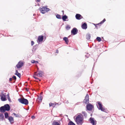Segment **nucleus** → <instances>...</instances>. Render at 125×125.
<instances>
[{"mask_svg":"<svg viewBox=\"0 0 125 125\" xmlns=\"http://www.w3.org/2000/svg\"><path fill=\"white\" fill-rule=\"evenodd\" d=\"M89 96L88 94H87L85 97L83 101V103L86 104H87L86 105V109L87 110L91 111L94 108V106L91 104L89 103Z\"/></svg>","mask_w":125,"mask_h":125,"instance_id":"f257e3e1","label":"nucleus"},{"mask_svg":"<svg viewBox=\"0 0 125 125\" xmlns=\"http://www.w3.org/2000/svg\"><path fill=\"white\" fill-rule=\"evenodd\" d=\"M83 115L81 114L78 113L75 120L77 125H82L83 123Z\"/></svg>","mask_w":125,"mask_h":125,"instance_id":"f03ea898","label":"nucleus"},{"mask_svg":"<svg viewBox=\"0 0 125 125\" xmlns=\"http://www.w3.org/2000/svg\"><path fill=\"white\" fill-rule=\"evenodd\" d=\"M10 110V106L8 104H5L4 106L0 107V112L4 113L6 111H9Z\"/></svg>","mask_w":125,"mask_h":125,"instance_id":"7ed1b4c3","label":"nucleus"},{"mask_svg":"<svg viewBox=\"0 0 125 125\" xmlns=\"http://www.w3.org/2000/svg\"><path fill=\"white\" fill-rule=\"evenodd\" d=\"M96 105L99 110H100L102 111L105 112V109L103 107V105L100 102L97 101L96 102Z\"/></svg>","mask_w":125,"mask_h":125,"instance_id":"20e7f679","label":"nucleus"},{"mask_svg":"<svg viewBox=\"0 0 125 125\" xmlns=\"http://www.w3.org/2000/svg\"><path fill=\"white\" fill-rule=\"evenodd\" d=\"M18 101L21 103L24 104L26 105H28L29 103L28 100L24 98H20L18 99Z\"/></svg>","mask_w":125,"mask_h":125,"instance_id":"39448f33","label":"nucleus"},{"mask_svg":"<svg viewBox=\"0 0 125 125\" xmlns=\"http://www.w3.org/2000/svg\"><path fill=\"white\" fill-rule=\"evenodd\" d=\"M44 39L43 36L42 35L39 36H38L37 40V42L39 44L40 42H42Z\"/></svg>","mask_w":125,"mask_h":125,"instance_id":"423d86ee","label":"nucleus"},{"mask_svg":"<svg viewBox=\"0 0 125 125\" xmlns=\"http://www.w3.org/2000/svg\"><path fill=\"white\" fill-rule=\"evenodd\" d=\"M89 120L90 123L93 125H95L96 124V121L93 118L90 117L89 118Z\"/></svg>","mask_w":125,"mask_h":125,"instance_id":"0eeeda50","label":"nucleus"},{"mask_svg":"<svg viewBox=\"0 0 125 125\" xmlns=\"http://www.w3.org/2000/svg\"><path fill=\"white\" fill-rule=\"evenodd\" d=\"M78 32V30L76 28H73L71 31V34L73 35L76 34Z\"/></svg>","mask_w":125,"mask_h":125,"instance_id":"6e6552de","label":"nucleus"},{"mask_svg":"<svg viewBox=\"0 0 125 125\" xmlns=\"http://www.w3.org/2000/svg\"><path fill=\"white\" fill-rule=\"evenodd\" d=\"M23 63L22 61H20L16 65V66L18 68H21L23 65Z\"/></svg>","mask_w":125,"mask_h":125,"instance_id":"1a4fd4ad","label":"nucleus"},{"mask_svg":"<svg viewBox=\"0 0 125 125\" xmlns=\"http://www.w3.org/2000/svg\"><path fill=\"white\" fill-rule=\"evenodd\" d=\"M68 16L66 15H64L62 16V19L63 21H68Z\"/></svg>","mask_w":125,"mask_h":125,"instance_id":"9d476101","label":"nucleus"},{"mask_svg":"<svg viewBox=\"0 0 125 125\" xmlns=\"http://www.w3.org/2000/svg\"><path fill=\"white\" fill-rule=\"evenodd\" d=\"M76 19L78 20H80L83 18V17L80 14H76L75 15Z\"/></svg>","mask_w":125,"mask_h":125,"instance_id":"9b49d317","label":"nucleus"},{"mask_svg":"<svg viewBox=\"0 0 125 125\" xmlns=\"http://www.w3.org/2000/svg\"><path fill=\"white\" fill-rule=\"evenodd\" d=\"M1 99L2 101H5L7 100L5 95L4 94H2L1 96Z\"/></svg>","mask_w":125,"mask_h":125,"instance_id":"f8f14e48","label":"nucleus"},{"mask_svg":"<svg viewBox=\"0 0 125 125\" xmlns=\"http://www.w3.org/2000/svg\"><path fill=\"white\" fill-rule=\"evenodd\" d=\"M49 104L50 107L52 106L53 107H55L56 106H57H57H58L59 105V104L57 103L53 104L51 102L49 103Z\"/></svg>","mask_w":125,"mask_h":125,"instance_id":"ddd939ff","label":"nucleus"},{"mask_svg":"<svg viewBox=\"0 0 125 125\" xmlns=\"http://www.w3.org/2000/svg\"><path fill=\"white\" fill-rule=\"evenodd\" d=\"M8 119L11 124H12L13 123L14 119L13 117L10 116L9 117Z\"/></svg>","mask_w":125,"mask_h":125,"instance_id":"4468645a","label":"nucleus"},{"mask_svg":"<svg viewBox=\"0 0 125 125\" xmlns=\"http://www.w3.org/2000/svg\"><path fill=\"white\" fill-rule=\"evenodd\" d=\"M81 27L83 29H86L87 28V24L86 22H84L82 25Z\"/></svg>","mask_w":125,"mask_h":125,"instance_id":"2eb2a0df","label":"nucleus"},{"mask_svg":"<svg viewBox=\"0 0 125 125\" xmlns=\"http://www.w3.org/2000/svg\"><path fill=\"white\" fill-rule=\"evenodd\" d=\"M62 119H61L59 121H58L60 123V121ZM60 123H59L57 122L54 121L52 123V125H60Z\"/></svg>","mask_w":125,"mask_h":125,"instance_id":"dca6fc26","label":"nucleus"},{"mask_svg":"<svg viewBox=\"0 0 125 125\" xmlns=\"http://www.w3.org/2000/svg\"><path fill=\"white\" fill-rule=\"evenodd\" d=\"M15 74L18 76L19 78H20L21 75V74L20 73L18 72L17 70H16L15 73Z\"/></svg>","mask_w":125,"mask_h":125,"instance_id":"f3484780","label":"nucleus"},{"mask_svg":"<svg viewBox=\"0 0 125 125\" xmlns=\"http://www.w3.org/2000/svg\"><path fill=\"white\" fill-rule=\"evenodd\" d=\"M63 40L64 41H65L66 43L67 44H68L69 41L68 39L66 37H64L63 38Z\"/></svg>","mask_w":125,"mask_h":125,"instance_id":"a211bd4d","label":"nucleus"},{"mask_svg":"<svg viewBox=\"0 0 125 125\" xmlns=\"http://www.w3.org/2000/svg\"><path fill=\"white\" fill-rule=\"evenodd\" d=\"M43 72L41 71L39 72V73H37L36 75L38 76L42 77V75Z\"/></svg>","mask_w":125,"mask_h":125,"instance_id":"6ab92c4d","label":"nucleus"},{"mask_svg":"<svg viewBox=\"0 0 125 125\" xmlns=\"http://www.w3.org/2000/svg\"><path fill=\"white\" fill-rule=\"evenodd\" d=\"M4 118L3 115L0 113V121H3Z\"/></svg>","mask_w":125,"mask_h":125,"instance_id":"aec40b11","label":"nucleus"},{"mask_svg":"<svg viewBox=\"0 0 125 125\" xmlns=\"http://www.w3.org/2000/svg\"><path fill=\"white\" fill-rule=\"evenodd\" d=\"M86 39L88 40H89L91 38V35L89 33H88L86 35Z\"/></svg>","mask_w":125,"mask_h":125,"instance_id":"412c9836","label":"nucleus"},{"mask_svg":"<svg viewBox=\"0 0 125 125\" xmlns=\"http://www.w3.org/2000/svg\"><path fill=\"white\" fill-rule=\"evenodd\" d=\"M40 10L42 14H44L45 13V10L44 7H43L42 8H40Z\"/></svg>","mask_w":125,"mask_h":125,"instance_id":"4be33fe9","label":"nucleus"},{"mask_svg":"<svg viewBox=\"0 0 125 125\" xmlns=\"http://www.w3.org/2000/svg\"><path fill=\"white\" fill-rule=\"evenodd\" d=\"M42 96L41 95H40L38 98L37 100L39 102H41L42 101Z\"/></svg>","mask_w":125,"mask_h":125,"instance_id":"5701e85b","label":"nucleus"},{"mask_svg":"<svg viewBox=\"0 0 125 125\" xmlns=\"http://www.w3.org/2000/svg\"><path fill=\"white\" fill-rule=\"evenodd\" d=\"M38 44H37L34 46L33 47V50H33L34 51H35L36 50L37 48L38 47Z\"/></svg>","mask_w":125,"mask_h":125,"instance_id":"b1692460","label":"nucleus"},{"mask_svg":"<svg viewBox=\"0 0 125 125\" xmlns=\"http://www.w3.org/2000/svg\"><path fill=\"white\" fill-rule=\"evenodd\" d=\"M4 116L7 119L9 118V114L7 112H5L4 113Z\"/></svg>","mask_w":125,"mask_h":125,"instance_id":"393cba45","label":"nucleus"},{"mask_svg":"<svg viewBox=\"0 0 125 125\" xmlns=\"http://www.w3.org/2000/svg\"><path fill=\"white\" fill-rule=\"evenodd\" d=\"M68 125H76L72 121H70Z\"/></svg>","mask_w":125,"mask_h":125,"instance_id":"a878e982","label":"nucleus"},{"mask_svg":"<svg viewBox=\"0 0 125 125\" xmlns=\"http://www.w3.org/2000/svg\"><path fill=\"white\" fill-rule=\"evenodd\" d=\"M82 113L83 114L84 117L86 118L87 116V115L85 111H83Z\"/></svg>","mask_w":125,"mask_h":125,"instance_id":"bb28decb","label":"nucleus"},{"mask_svg":"<svg viewBox=\"0 0 125 125\" xmlns=\"http://www.w3.org/2000/svg\"><path fill=\"white\" fill-rule=\"evenodd\" d=\"M44 9H45V13L49 11L50 10V9L47 8L46 7H43Z\"/></svg>","mask_w":125,"mask_h":125,"instance_id":"cd10ccee","label":"nucleus"},{"mask_svg":"<svg viewBox=\"0 0 125 125\" xmlns=\"http://www.w3.org/2000/svg\"><path fill=\"white\" fill-rule=\"evenodd\" d=\"M56 18L59 19H61V16L60 15L57 14L56 16Z\"/></svg>","mask_w":125,"mask_h":125,"instance_id":"c85d7f7f","label":"nucleus"},{"mask_svg":"<svg viewBox=\"0 0 125 125\" xmlns=\"http://www.w3.org/2000/svg\"><path fill=\"white\" fill-rule=\"evenodd\" d=\"M96 40L98 42H100L101 41V38L99 37H97L96 38Z\"/></svg>","mask_w":125,"mask_h":125,"instance_id":"c756f323","label":"nucleus"},{"mask_svg":"<svg viewBox=\"0 0 125 125\" xmlns=\"http://www.w3.org/2000/svg\"><path fill=\"white\" fill-rule=\"evenodd\" d=\"M7 98H8V99L9 100V101L10 102H11V100L10 97V96H9V94H8L7 95Z\"/></svg>","mask_w":125,"mask_h":125,"instance_id":"7c9ffc66","label":"nucleus"},{"mask_svg":"<svg viewBox=\"0 0 125 125\" xmlns=\"http://www.w3.org/2000/svg\"><path fill=\"white\" fill-rule=\"evenodd\" d=\"M12 78H13L14 80H15V81H14L13 83H15L16 80V77L15 76H13L12 77Z\"/></svg>","mask_w":125,"mask_h":125,"instance_id":"2f4dec72","label":"nucleus"},{"mask_svg":"<svg viewBox=\"0 0 125 125\" xmlns=\"http://www.w3.org/2000/svg\"><path fill=\"white\" fill-rule=\"evenodd\" d=\"M70 28L71 27L69 25H67L66 27V29L67 30H69L70 29Z\"/></svg>","mask_w":125,"mask_h":125,"instance_id":"473e14b6","label":"nucleus"},{"mask_svg":"<svg viewBox=\"0 0 125 125\" xmlns=\"http://www.w3.org/2000/svg\"><path fill=\"white\" fill-rule=\"evenodd\" d=\"M106 21V20H105V19H104L103 20V21H101L100 23H99V24H103Z\"/></svg>","mask_w":125,"mask_h":125,"instance_id":"72a5a7b5","label":"nucleus"},{"mask_svg":"<svg viewBox=\"0 0 125 125\" xmlns=\"http://www.w3.org/2000/svg\"><path fill=\"white\" fill-rule=\"evenodd\" d=\"M32 63H38V61L33 60V62H32Z\"/></svg>","mask_w":125,"mask_h":125,"instance_id":"f704fd0d","label":"nucleus"},{"mask_svg":"<svg viewBox=\"0 0 125 125\" xmlns=\"http://www.w3.org/2000/svg\"><path fill=\"white\" fill-rule=\"evenodd\" d=\"M34 43L33 41H31V45L32 46L33 45V44H34Z\"/></svg>","mask_w":125,"mask_h":125,"instance_id":"c9c22d12","label":"nucleus"},{"mask_svg":"<svg viewBox=\"0 0 125 125\" xmlns=\"http://www.w3.org/2000/svg\"><path fill=\"white\" fill-rule=\"evenodd\" d=\"M94 24L95 26V27H96V28H97V26L98 25H99V23H98V24Z\"/></svg>","mask_w":125,"mask_h":125,"instance_id":"e433bc0d","label":"nucleus"},{"mask_svg":"<svg viewBox=\"0 0 125 125\" xmlns=\"http://www.w3.org/2000/svg\"><path fill=\"white\" fill-rule=\"evenodd\" d=\"M33 77L34 78L38 80H39V79L38 78H37L35 76H33Z\"/></svg>","mask_w":125,"mask_h":125,"instance_id":"4c0bfd02","label":"nucleus"},{"mask_svg":"<svg viewBox=\"0 0 125 125\" xmlns=\"http://www.w3.org/2000/svg\"><path fill=\"white\" fill-rule=\"evenodd\" d=\"M35 118V116L34 115L32 116H31V118L32 119H34Z\"/></svg>","mask_w":125,"mask_h":125,"instance_id":"58836bf2","label":"nucleus"},{"mask_svg":"<svg viewBox=\"0 0 125 125\" xmlns=\"http://www.w3.org/2000/svg\"><path fill=\"white\" fill-rule=\"evenodd\" d=\"M25 90L27 91H28L29 90V89L27 88H26Z\"/></svg>","mask_w":125,"mask_h":125,"instance_id":"ea45409f","label":"nucleus"},{"mask_svg":"<svg viewBox=\"0 0 125 125\" xmlns=\"http://www.w3.org/2000/svg\"><path fill=\"white\" fill-rule=\"evenodd\" d=\"M12 80V78H9V81H11Z\"/></svg>","mask_w":125,"mask_h":125,"instance_id":"a19ab883","label":"nucleus"},{"mask_svg":"<svg viewBox=\"0 0 125 125\" xmlns=\"http://www.w3.org/2000/svg\"><path fill=\"white\" fill-rule=\"evenodd\" d=\"M80 103V102H77L76 104L75 105H78V104H79Z\"/></svg>","mask_w":125,"mask_h":125,"instance_id":"79ce46f5","label":"nucleus"},{"mask_svg":"<svg viewBox=\"0 0 125 125\" xmlns=\"http://www.w3.org/2000/svg\"><path fill=\"white\" fill-rule=\"evenodd\" d=\"M56 53H58L59 52V51L58 50H56Z\"/></svg>","mask_w":125,"mask_h":125,"instance_id":"37998d69","label":"nucleus"},{"mask_svg":"<svg viewBox=\"0 0 125 125\" xmlns=\"http://www.w3.org/2000/svg\"><path fill=\"white\" fill-rule=\"evenodd\" d=\"M85 57H86L87 58H88L89 57V55L87 56V55H85Z\"/></svg>","mask_w":125,"mask_h":125,"instance_id":"c03bdc74","label":"nucleus"},{"mask_svg":"<svg viewBox=\"0 0 125 125\" xmlns=\"http://www.w3.org/2000/svg\"><path fill=\"white\" fill-rule=\"evenodd\" d=\"M40 0H37L36 1L38 2H40Z\"/></svg>","mask_w":125,"mask_h":125,"instance_id":"a18cd8bd","label":"nucleus"},{"mask_svg":"<svg viewBox=\"0 0 125 125\" xmlns=\"http://www.w3.org/2000/svg\"><path fill=\"white\" fill-rule=\"evenodd\" d=\"M65 103L67 104H68L69 103L68 101H67Z\"/></svg>","mask_w":125,"mask_h":125,"instance_id":"49530a36","label":"nucleus"},{"mask_svg":"<svg viewBox=\"0 0 125 125\" xmlns=\"http://www.w3.org/2000/svg\"><path fill=\"white\" fill-rule=\"evenodd\" d=\"M62 12L63 13V15L64 13V11L63 10H62Z\"/></svg>","mask_w":125,"mask_h":125,"instance_id":"de8ad7c7","label":"nucleus"},{"mask_svg":"<svg viewBox=\"0 0 125 125\" xmlns=\"http://www.w3.org/2000/svg\"><path fill=\"white\" fill-rule=\"evenodd\" d=\"M13 114L14 115H16V114L15 113H13Z\"/></svg>","mask_w":125,"mask_h":125,"instance_id":"09e8293b","label":"nucleus"},{"mask_svg":"<svg viewBox=\"0 0 125 125\" xmlns=\"http://www.w3.org/2000/svg\"><path fill=\"white\" fill-rule=\"evenodd\" d=\"M35 15H36V14H33V16H35Z\"/></svg>","mask_w":125,"mask_h":125,"instance_id":"8fccbe9b","label":"nucleus"},{"mask_svg":"<svg viewBox=\"0 0 125 125\" xmlns=\"http://www.w3.org/2000/svg\"><path fill=\"white\" fill-rule=\"evenodd\" d=\"M15 116L16 117H17V115H15Z\"/></svg>","mask_w":125,"mask_h":125,"instance_id":"3c124183","label":"nucleus"},{"mask_svg":"<svg viewBox=\"0 0 125 125\" xmlns=\"http://www.w3.org/2000/svg\"><path fill=\"white\" fill-rule=\"evenodd\" d=\"M92 114H91V116H92Z\"/></svg>","mask_w":125,"mask_h":125,"instance_id":"603ef678","label":"nucleus"},{"mask_svg":"<svg viewBox=\"0 0 125 125\" xmlns=\"http://www.w3.org/2000/svg\"><path fill=\"white\" fill-rule=\"evenodd\" d=\"M29 109H26V110H28Z\"/></svg>","mask_w":125,"mask_h":125,"instance_id":"864d4df0","label":"nucleus"},{"mask_svg":"<svg viewBox=\"0 0 125 125\" xmlns=\"http://www.w3.org/2000/svg\"><path fill=\"white\" fill-rule=\"evenodd\" d=\"M75 117V116H74V118Z\"/></svg>","mask_w":125,"mask_h":125,"instance_id":"5fc2aeb1","label":"nucleus"}]
</instances>
